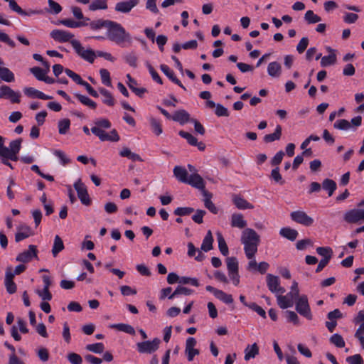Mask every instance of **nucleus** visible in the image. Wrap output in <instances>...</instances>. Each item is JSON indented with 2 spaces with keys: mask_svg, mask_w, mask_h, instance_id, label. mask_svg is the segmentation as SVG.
Listing matches in <instances>:
<instances>
[{
  "mask_svg": "<svg viewBox=\"0 0 364 364\" xmlns=\"http://www.w3.org/2000/svg\"><path fill=\"white\" fill-rule=\"evenodd\" d=\"M316 252L323 257V259L330 260L333 255V250L329 247H318L316 248Z\"/></svg>",
  "mask_w": 364,
  "mask_h": 364,
  "instance_id": "nucleus-41",
  "label": "nucleus"
},
{
  "mask_svg": "<svg viewBox=\"0 0 364 364\" xmlns=\"http://www.w3.org/2000/svg\"><path fill=\"white\" fill-rule=\"evenodd\" d=\"M217 240L218 242V248L221 254L224 256L228 255L229 250L226 242L220 232H216Z\"/></svg>",
  "mask_w": 364,
  "mask_h": 364,
  "instance_id": "nucleus-31",
  "label": "nucleus"
},
{
  "mask_svg": "<svg viewBox=\"0 0 364 364\" xmlns=\"http://www.w3.org/2000/svg\"><path fill=\"white\" fill-rule=\"evenodd\" d=\"M111 23L110 20L98 19L90 23L89 26L92 30H98L103 27L107 28L109 24Z\"/></svg>",
  "mask_w": 364,
  "mask_h": 364,
  "instance_id": "nucleus-39",
  "label": "nucleus"
},
{
  "mask_svg": "<svg viewBox=\"0 0 364 364\" xmlns=\"http://www.w3.org/2000/svg\"><path fill=\"white\" fill-rule=\"evenodd\" d=\"M231 226L242 229L247 226V222L242 214L234 213L231 216Z\"/></svg>",
  "mask_w": 364,
  "mask_h": 364,
  "instance_id": "nucleus-22",
  "label": "nucleus"
},
{
  "mask_svg": "<svg viewBox=\"0 0 364 364\" xmlns=\"http://www.w3.org/2000/svg\"><path fill=\"white\" fill-rule=\"evenodd\" d=\"M193 291L184 287L178 286L175 291L168 296L169 299H173L176 295L184 294L191 295Z\"/></svg>",
  "mask_w": 364,
  "mask_h": 364,
  "instance_id": "nucleus-43",
  "label": "nucleus"
},
{
  "mask_svg": "<svg viewBox=\"0 0 364 364\" xmlns=\"http://www.w3.org/2000/svg\"><path fill=\"white\" fill-rule=\"evenodd\" d=\"M70 43L75 52L84 60L92 63L96 57L95 52L92 49L85 50L77 40H72Z\"/></svg>",
  "mask_w": 364,
  "mask_h": 364,
  "instance_id": "nucleus-4",
  "label": "nucleus"
},
{
  "mask_svg": "<svg viewBox=\"0 0 364 364\" xmlns=\"http://www.w3.org/2000/svg\"><path fill=\"white\" fill-rule=\"evenodd\" d=\"M179 135L186 139L188 141V143L192 146H194V144H196V141H197V139L193 136L191 134L188 133V132H186L185 131H180L179 132Z\"/></svg>",
  "mask_w": 364,
  "mask_h": 364,
  "instance_id": "nucleus-60",
  "label": "nucleus"
},
{
  "mask_svg": "<svg viewBox=\"0 0 364 364\" xmlns=\"http://www.w3.org/2000/svg\"><path fill=\"white\" fill-rule=\"evenodd\" d=\"M174 176L182 183H186L188 179V173L186 169L182 166H176L173 168Z\"/></svg>",
  "mask_w": 364,
  "mask_h": 364,
  "instance_id": "nucleus-24",
  "label": "nucleus"
},
{
  "mask_svg": "<svg viewBox=\"0 0 364 364\" xmlns=\"http://www.w3.org/2000/svg\"><path fill=\"white\" fill-rule=\"evenodd\" d=\"M161 71L174 83L180 86L184 90L186 88L182 85L181 81L175 76L174 73L166 65L162 64L160 66Z\"/></svg>",
  "mask_w": 364,
  "mask_h": 364,
  "instance_id": "nucleus-21",
  "label": "nucleus"
},
{
  "mask_svg": "<svg viewBox=\"0 0 364 364\" xmlns=\"http://www.w3.org/2000/svg\"><path fill=\"white\" fill-rule=\"evenodd\" d=\"M0 98L9 100L12 103H19L21 93L15 92L8 85H3L0 86Z\"/></svg>",
  "mask_w": 364,
  "mask_h": 364,
  "instance_id": "nucleus-8",
  "label": "nucleus"
},
{
  "mask_svg": "<svg viewBox=\"0 0 364 364\" xmlns=\"http://www.w3.org/2000/svg\"><path fill=\"white\" fill-rule=\"evenodd\" d=\"M267 285L269 290L274 294H284L285 289L280 286V280L277 276L267 274L266 276Z\"/></svg>",
  "mask_w": 364,
  "mask_h": 364,
  "instance_id": "nucleus-9",
  "label": "nucleus"
},
{
  "mask_svg": "<svg viewBox=\"0 0 364 364\" xmlns=\"http://www.w3.org/2000/svg\"><path fill=\"white\" fill-rule=\"evenodd\" d=\"M232 202L240 210L254 208V205L252 203L238 195H234L232 196Z\"/></svg>",
  "mask_w": 364,
  "mask_h": 364,
  "instance_id": "nucleus-18",
  "label": "nucleus"
},
{
  "mask_svg": "<svg viewBox=\"0 0 364 364\" xmlns=\"http://www.w3.org/2000/svg\"><path fill=\"white\" fill-rule=\"evenodd\" d=\"M333 127L340 130H348L350 128V123L346 119H339L334 123Z\"/></svg>",
  "mask_w": 364,
  "mask_h": 364,
  "instance_id": "nucleus-57",
  "label": "nucleus"
},
{
  "mask_svg": "<svg viewBox=\"0 0 364 364\" xmlns=\"http://www.w3.org/2000/svg\"><path fill=\"white\" fill-rule=\"evenodd\" d=\"M23 92L26 95L32 98H38L41 100H51L53 99L52 96L47 95L43 92L33 88L31 87H25L23 89Z\"/></svg>",
  "mask_w": 364,
  "mask_h": 364,
  "instance_id": "nucleus-17",
  "label": "nucleus"
},
{
  "mask_svg": "<svg viewBox=\"0 0 364 364\" xmlns=\"http://www.w3.org/2000/svg\"><path fill=\"white\" fill-rule=\"evenodd\" d=\"M282 136V127L280 125H277L275 131L272 134H266L264 136V141L266 143H270L276 140H279Z\"/></svg>",
  "mask_w": 364,
  "mask_h": 364,
  "instance_id": "nucleus-33",
  "label": "nucleus"
},
{
  "mask_svg": "<svg viewBox=\"0 0 364 364\" xmlns=\"http://www.w3.org/2000/svg\"><path fill=\"white\" fill-rule=\"evenodd\" d=\"M271 178L274 181L275 183H279L280 185H283L285 183L284 180L282 178V176L279 173V168L278 166L272 170Z\"/></svg>",
  "mask_w": 364,
  "mask_h": 364,
  "instance_id": "nucleus-55",
  "label": "nucleus"
},
{
  "mask_svg": "<svg viewBox=\"0 0 364 364\" xmlns=\"http://www.w3.org/2000/svg\"><path fill=\"white\" fill-rule=\"evenodd\" d=\"M290 216L292 220L305 226H310L314 223V219L304 211H294Z\"/></svg>",
  "mask_w": 364,
  "mask_h": 364,
  "instance_id": "nucleus-11",
  "label": "nucleus"
},
{
  "mask_svg": "<svg viewBox=\"0 0 364 364\" xmlns=\"http://www.w3.org/2000/svg\"><path fill=\"white\" fill-rule=\"evenodd\" d=\"M111 328H116L118 331L125 332L130 335H135L136 332L134 328L129 324L117 323L111 326Z\"/></svg>",
  "mask_w": 364,
  "mask_h": 364,
  "instance_id": "nucleus-38",
  "label": "nucleus"
},
{
  "mask_svg": "<svg viewBox=\"0 0 364 364\" xmlns=\"http://www.w3.org/2000/svg\"><path fill=\"white\" fill-rule=\"evenodd\" d=\"M171 119L179 122L181 124H184L185 123L191 120L190 118V114L184 109H180L175 112L172 115Z\"/></svg>",
  "mask_w": 364,
  "mask_h": 364,
  "instance_id": "nucleus-20",
  "label": "nucleus"
},
{
  "mask_svg": "<svg viewBox=\"0 0 364 364\" xmlns=\"http://www.w3.org/2000/svg\"><path fill=\"white\" fill-rule=\"evenodd\" d=\"M206 212L203 210L198 209L195 214L192 216V220L198 224H201L203 223V216L205 215Z\"/></svg>",
  "mask_w": 364,
  "mask_h": 364,
  "instance_id": "nucleus-62",
  "label": "nucleus"
},
{
  "mask_svg": "<svg viewBox=\"0 0 364 364\" xmlns=\"http://www.w3.org/2000/svg\"><path fill=\"white\" fill-rule=\"evenodd\" d=\"M150 124L156 135L159 136L162 133L161 124L157 119L153 117L150 118Z\"/></svg>",
  "mask_w": 364,
  "mask_h": 364,
  "instance_id": "nucleus-58",
  "label": "nucleus"
},
{
  "mask_svg": "<svg viewBox=\"0 0 364 364\" xmlns=\"http://www.w3.org/2000/svg\"><path fill=\"white\" fill-rule=\"evenodd\" d=\"M60 23L69 28H78L80 26H87V23L85 21H75L73 19H64L60 21Z\"/></svg>",
  "mask_w": 364,
  "mask_h": 364,
  "instance_id": "nucleus-44",
  "label": "nucleus"
},
{
  "mask_svg": "<svg viewBox=\"0 0 364 364\" xmlns=\"http://www.w3.org/2000/svg\"><path fill=\"white\" fill-rule=\"evenodd\" d=\"M186 183L191 185V186L198 188L202 191L203 193L205 189V182L203 178L198 174L197 173H193L191 174L188 177V181Z\"/></svg>",
  "mask_w": 364,
  "mask_h": 364,
  "instance_id": "nucleus-15",
  "label": "nucleus"
},
{
  "mask_svg": "<svg viewBox=\"0 0 364 364\" xmlns=\"http://www.w3.org/2000/svg\"><path fill=\"white\" fill-rule=\"evenodd\" d=\"M259 353V347L257 343L252 346L248 345L245 349V360H249L250 358H255Z\"/></svg>",
  "mask_w": 364,
  "mask_h": 364,
  "instance_id": "nucleus-29",
  "label": "nucleus"
},
{
  "mask_svg": "<svg viewBox=\"0 0 364 364\" xmlns=\"http://www.w3.org/2000/svg\"><path fill=\"white\" fill-rule=\"evenodd\" d=\"M260 242V237L252 228L245 229L241 235V243L244 246V251L247 258H252L257 252Z\"/></svg>",
  "mask_w": 364,
  "mask_h": 364,
  "instance_id": "nucleus-1",
  "label": "nucleus"
},
{
  "mask_svg": "<svg viewBox=\"0 0 364 364\" xmlns=\"http://www.w3.org/2000/svg\"><path fill=\"white\" fill-rule=\"evenodd\" d=\"M127 77L128 79V86L129 89H131L136 95H138L140 97H142L144 94L146 92V90L144 87H136V81L134 79H133L129 74L127 75Z\"/></svg>",
  "mask_w": 364,
  "mask_h": 364,
  "instance_id": "nucleus-25",
  "label": "nucleus"
},
{
  "mask_svg": "<svg viewBox=\"0 0 364 364\" xmlns=\"http://www.w3.org/2000/svg\"><path fill=\"white\" fill-rule=\"evenodd\" d=\"M213 237L210 230H208L203 240L200 250L208 252L213 249Z\"/></svg>",
  "mask_w": 364,
  "mask_h": 364,
  "instance_id": "nucleus-27",
  "label": "nucleus"
},
{
  "mask_svg": "<svg viewBox=\"0 0 364 364\" xmlns=\"http://www.w3.org/2000/svg\"><path fill=\"white\" fill-rule=\"evenodd\" d=\"M282 294H279L277 296L279 306L282 309L291 307L294 305V299L295 298L293 296V292H289L285 296Z\"/></svg>",
  "mask_w": 364,
  "mask_h": 364,
  "instance_id": "nucleus-16",
  "label": "nucleus"
},
{
  "mask_svg": "<svg viewBox=\"0 0 364 364\" xmlns=\"http://www.w3.org/2000/svg\"><path fill=\"white\" fill-rule=\"evenodd\" d=\"M50 35L55 41L61 43L71 41V38L74 36L68 31L59 29L53 30Z\"/></svg>",
  "mask_w": 364,
  "mask_h": 364,
  "instance_id": "nucleus-13",
  "label": "nucleus"
},
{
  "mask_svg": "<svg viewBox=\"0 0 364 364\" xmlns=\"http://www.w3.org/2000/svg\"><path fill=\"white\" fill-rule=\"evenodd\" d=\"M68 359L72 364H82V357L75 353H70L68 355Z\"/></svg>",
  "mask_w": 364,
  "mask_h": 364,
  "instance_id": "nucleus-63",
  "label": "nucleus"
},
{
  "mask_svg": "<svg viewBox=\"0 0 364 364\" xmlns=\"http://www.w3.org/2000/svg\"><path fill=\"white\" fill-rule=\"evenodd\" d=\"M279 234L282 237L287 238L291 241H294L298 236V232L290 228H283L280 230Z\"/></svg>",
  "mask_w": 364,
  "mask_h": 364,
  "instance_id": "nucleus-28",
  "label": "nucleus"
},
{
  "mask_svg": "<svg viewBox=\"0 0 364 364\" xmlns=\"http://www.w3.org/2000/svg\"><path fill=\"white\" fill-rule=\"evenodd\" d=\"M160 343V339L155 338L152 341L137 343L136 348L140 353L151 354L159 349Z\"/></svg>",
  "mask_w": 364,
  "mask_h": 364,
  "instance_id": "nucleus-6",
  "label": "nucleus"
},
{
  "mask_svg": "<svg viewBox=\"0 0 364 364\" xmlns=\"http://www.w3.org/2000/svg\"><path fill=\"white\" fill-rule=\"evenodd\" d=\"M304 18L309 23H316L321 21V17L315 14L311 10L306 12Z\"/></svg>",
  "mask_w": 364,
  "mask_h": 364,
  "instance_id": "nucleus-47",
  "label": "nucleus"
},
{
  "mask_svg": "<svg viewBox=\"0 0 364 364\" xmlns=\"http://www.w3.org/2000/svg\"><path fill=\"white\" fill-rule=\"evenodd\" d=\"M17 232L15 235V240L18 242L31 235H33V232L31 228L25 224L20 225L17 228Z\"/></svg>",
  "mask_w": 364,
  "mask_h": 364,
  "instance_id": "nucleus-14",
  "label": "nucleus"
},
{
  "mask_svg": "<svg viewBox=\"0 0 364 364\" xmlns=\"http://www.w3.org/2000/svg\"><path fill=\"white\" fill-rule=\"evenodd\" d=\"M22 141L21 138L11 141L9 143V147H4L0 153V157L9 158L10 160L14 161H18L17 154L21 149Z\"/></svg>",
  "mask_w": 364,
  "mask_h": 364,
  "instance_id": "nucleus-3",
  "label": "nucleus"
},
{
  "mask_svg": "<svg viewBox=\"0 0 364 364\" xmlns=\"http://www.w3.org/2000/svg\"><path fill=\"white\" fill-rule=\"evenodd\" d=\"M336 187L337 186L336 182L332 179L326 178L322 183V188L325 191H328V196H331L333 195V192L336 189Z\"/></svg>",
  "mask_w": 364,
  "mask_h": 364,
  "instance_id": "nucleus-35",
  "label": "nucleus"
},
{
  "mask_svg": "<svg viewBox=\"0 0 364 364\" xmlns=\"http://www.w3.org/2000/svg\"><path fill=\"white\" fill-rule=\"evenodd\" d=\"M107 38L118 45H122L124 43H132V38L129 33L118 23L111 21V23L107 26Z\"/></svg>",
  "mask_w": 364,
  "mask_h": 364,
  "instance_id": "nucleus-2",
  "label": "nucleus"
},
{
  "mask_svg": "<svg viewBox=\"0 0 364 364\" xmlns=\"http://www.w3.org/2000/svg\"><path fill=\"white\" fill-rule=\"evenodd\" d=\"M336 62V55L335 53H331L328 55L323 56L321 58V65L322 67H326L335 64Z\"/></svg>",
  "mask_w": 364,
  "mask_h": 364,
  "instance_id": "nucleus-45",
  "label": "nucleus"
},
{
  "mask_svg": "<svg viewBox=\"0 0 364 364\" xmlns=\"http://www.w3.org/2000/svg\"><path fill=\"white\" fill-rule=\"evenodd\" d=\"M99 92L103 97V99H102L103 103L106 104L108 106H111V107L114 105L115 100H114V97H112L110 92H109L108 90H107L106 89L102 88V87L99 89Z\"/></svg>",
  "mask_w": 364,
  "mask_h": 364,
  "instance_id": "nucleus-30",
  "label": "nucleus"
},
{
  "mask_svg": "<svg viewBox=\"0 0 364 364\" xmlns=\"http://www.w3.org/2000/svg\"><path fill=\"white\" fill-rule=\"evenodd\" d=\"M86 349L95 353H102L104 351L105 346L102 343H97L87 345Z\"/></svg>",
  "mask_w": 364,
  "mask_h": 364,
  "instance_id": "nucleus-52",
  "label": "nucleus"
},
{
  "mask_svg": "<svg viewBox=\"0 0 364 364\" xmlns=\"http://www.w3.org/2000/svg\"><path fill=\"white\" fill-rule=\"evenodd\" d=\"M58 131L60 134H65L70 129V121L68 119H63L58 122Z\"/></svg>",
  "mask_w": 364,
  "mask_h": 364,
  "instance_id": "nucleus-48",
  "label": "nucleus"
},
{
  "mask_svg": "<svg viewBox=\"0 0 364 364\" xmlns=\"http://www.w3.org/2000/svg\"><path fill=\"white\" fill-rule=\"evenodd\" d=\"M0 78L7 82H14L15 80L14 73L6 67H0Z\"/></svg>",
  "mask_w": 364,
  "mask_h": 364,
  "instance_id": "nucleus-32",
  "label": "nucleus"
},
{
  "mask_svg": "<svg viewBox=\"0 0 364 364\" xmlns=\"http://www.w3.org/2000/svg\"><path fill=\"white\" fill-rule=\"evenodd\" d=\"M267 73L272 77H279L282 73V66L280 63L277 61L269 63Z\"/></svg>",
  "mask_w": 364,
  "mask_h": 364,
  "instance_id": "nucleus-26",
  "label": "nucleus"
},
{
  "mask_svg": "<svg viewBox=\"0 0 364 364\" xmlns=\"http://www.w3.org/2000/svg\"><path fill=\"white\" fill-rule=\"evenodd\" d=\"M75 191H77V196L80 200L81 203L85 205H90L91 200L87 193L85 185L82 182L81 179L79 178L73 185Z\"/></svg>",
  "mask_w": 364,
  "mask_h": 364,
  "instance_id": "nucleus-10",
  "label": "nucleus"
},
{
  "mask_svg": "<svg viewBox=\"0 0 364 364\" xmlns=\"http://www.w3.org/2000/svg\"><path fill=\"white\" fill-rule=\"evenodd\" d=\"M194 212V209L191 207H178L174 210V214L178 216L189 215Z\"/></svg>",
  "mask_w": 364,
  "mask_h": 364,
  "instance_id": "nucleus-56",
  "label": "nucleus"
},
{
  "mask_svg": "<svg viewBox=\"0 0 364 364\" xmlns=\"http://www.w3.org/2000/svg\"><path fill=\"white\" fill-rule=\"evenodd\" d=\"M124 58L127 63L133 68L137 67L138 58L135 53L130 52L124 55Z\"/></svg>",
  "mask_w": 364,
  "mask_h": 364,
  "instance_id": "nucleus-46",
  "label": "nucleus"
},
{
  "mask_svg": "<svg viewBox=\"0 0 364 364\" xmlns=\"http://www.w3.org/2000/svg\"><path fill=\"white\" fill-rule=\"evenodd\" d=\"M91 132L102 141H107L109 139L108 134L102 130V128L95 126L91 129Z\"/></svg>",
  "mask_w": 364,
  "mask_h": 364,
  "instance_id": "nucleus-50",
  "label": "nucleus"
},
{
  "mask_svg": "<svg viewBox=\"0 0 364 364\" xmlns=\"http://www.w3.org/2000/svg\"><path fill=\"white\" fill-rule=\"evenodd\" d=\"M37 252L36 246L30 245L28 250L18 254L16 260L23 263L29 262L33 257H37Z\"/></svg>",
  "mask_w": 364,
  "mask_h": 364,
  "instance_id": "nucleus-12",
  "label": "nucleus"
},
{
  "mask_svg": "<svg viewBox=\"0 0 364 364\" xmlns=\"http://www.w3.org/2000/svg\"><path fill=\"white\" fill-rule=\"evenodd\" d=\"M30 71L36 77V79L41 81H43L46 74V72L39 67L31 68Z\"/></svg>",
  "mask_w": 364,
  "mask_h": 364,
  "instance_id": "nucleus-59",
  "label": "nucleus"
},
{
  "mask_svg": "<svg viewBox=\"0 0 364 364\" xmlns=\"http://www.w3.org/2000/svg\"><path fill=\"white\" fill-rule=\"evenodd\" d=\"M203 195L205 198L203 200L205 207L207 209H208L212 213L217 214L218 212V209L211 200L213 196L212 193L207 191H204Z\"/></svg>",
  "mask_w": 364,
  "mask_h": 364,
  "instance_id": "nucleus-23",
  "label": "nucleus"
},
{
  "mask_svg": "<svg viewBox=\"0 0 364 364\" xmlns=\"http://www.w3.org/2000/svg\"><path fill=\"white\" fill-rule=\"evenodd\" d=\"M346 361L349 364H363V360L360 354L348 356Z\"/></svg>",
  "mask_w": 364,
  "mask_h": 364,
  "instance_id": "nucleus-64",
  "label": "nucleus"
},
{
  "mask_svg": "<svg viewBox=\"0 0 364 364\" xmlns=\"http://www.w3.org/2000/svg\"><path fill=\"white\" fill-rule=\"evenodd\" d=\"M215 297L227 304H230L233 302V299H232V295L228 294L223 291L222 290H219V291H217V294H216Z\"/></svg>",
  "mask_w": 364,
  "mask_h": 364,
  "instance_id": "nucleus-51",
  "label": "nucleus"
},
{
  "mask_svg": "<svg viewBox=\"0 0 364 364\" xmlns=\"http://www.w3.org/2000/svg\"><path fill=\"white\" fill-rule=\"evenodd\" d=\"M119 155L122 157H127L131 159L133 161H141L142 159L140 156L137 154L133 153L128 148H123L120 152Z\"/></svg>",
  "mask_w": 364,
  "mask_h": 364,
  "instance_id": "nucleus-37",
  "label": "nucleus"
},
{
  "mask_svg": "<svg viewBox=\"0 0 364 364\" xmlns=\"http://www.w3.org/2000/svg\"><path fill=\"white\" fill-rule=\"evenodd\" d=\"M74 95L78 99V100L84 105H85L92 109H96V107H97L96 102H95L91 99H90L88 97H87L85 95H82L79 93H75Z\"/></svg>",
  "mask_w": 364,
  "mask_h": 364,
  "instance_id": "nucleus-34",
  "label": "nucleus"
},
{
  "mask_svg": "<svg viewBox=\"0 0 364 364\" xmlns=\"http://www.w3.org/2000/svg\"><path fill=\"white\" fill-rule=\"evenodd\" d=\"M329 340L331 343L333 344L338 348H343L345 346V341L340 334H333L331 336Z\"/></svg>",
  "mask_w": 364,
  "mask_h": 364,
  "instance_id": "nucleus-49",
  "label": "nucleus"
},
{
  "mask_svg": "<svg viewBox=\"0 0 364 364\" xmlns=\"http://www.w3.org/2000/svg\"><path fill=\"white\" fill-rule=\"evenodd\" d=\"M65 73L68 77H70L74 82H75L78 85H83L85 82V81L83 80L78 74L74 73L73 70L70 69H65Z\"/></svg>",
  "mask_w": 364,
  "mask_h": 364,
  "instance_id": "nucleus-54",
  "label": "nucleus"
},
{
  "mask_svg": "<svg viewBox=\"0 0 364 364\" xmlns=\"http://www.w3.org/2000/svg\"><path fill=\"white\" fill-rule=\"evenodd\" d=\"M285 316L289 322H291L295 325L299 323V319L297 314L292 311H286Z\"/></svg>",
  "mask_w": 364,
  "mask_h": 364,
  "instance_id": "nucleus-61",
  "label": "nucleus"
},
{
  "mask_svg": "<svg viewBox=\"0 0 364 364\" xmlns=\"http://www.w3.org/2000/svg\"><path fill=\"white\" fill-rule=\"evenodd\" d=\"M64 249V244L59 235H55L52 248V254L53 257H56L58 254Z\"/></svg>",
  "mask_w": 364,
  "mask_h": 364,
  "instance_id": "nucleus-36",
  "label": "nucleus"
},
{
  "mask_svg": "<svg viewBox=\"0 0 364 364\" xmlns=\"http://www.w3.org/2000/svg\"><path fill=\"white\" fill-rule=\"evenodd\" d=\"M344 220L348 223H358L364 220V200L359 203L358 208L348 211Z\"/></svg>",
  "mask_w": 364,
  "mask_h": 364,
  "instance_id": "nucleus-5",
  "label": "nucleus"
},
{
  "mask_svg": "<svg viewBox=\"0 0 364 364\" xmlns=\"http://www.w3.org/2000/svg\"><path fill=\"white\" fill-rule=\"evenodd\" d=\"M138 4V0H129L119 2L116 4L115 10L122 13H127Z\"/></svg>",
  "mask_w": 364,
  "mask_h": 364,
  "instance_id": "nucleus-19",
  "label": "nucleus"
},
{
  "mask_svg": "<svg viewBox=\"0 0 364 364\" xmlns=\"http://www.w3.org/2000/svg\"><path fill=\"white\" fill-rule=\"evenodd\" d=\"M107 9V0H94L89 5V9L92 11L98 10V9L105 10Z\"/></svg>",
  "mask_w": 364,
  "mask_h": 364,
  "instance_id": "nucleus-40",
  "label": "nucleus"
},
{
  "mask_svg": "<svg viewBox=\"0 0 364 364\" xmlns=\"http://www.w3.org/2000/svg\"><path fill=\"white\" fill-rule=\"evenodd\" d=\"M226 264L228 272L238 271V261L235 257H228Z\"/></svg>",
  "mask_w": 364,
  "mask_h": 364,
  "instance_id": "nucleus-42",
  "label": "nucleus"
},
{
  "mask_svg": "<svg viewBox=\"0 0 364 364\" xmlns=\"http://www.w3.org/2000/svg\"><path fill=\"white\" fill-rule=\"evenodd\" d=\"M100 77H101L102 83L108 87H111L112 82H111L110 74H109V71L105 68H102L100 70Z\"/></svg>",
  "mask_w": 364,
  "mask_h": 364,
  "instance_id": "nucleus-53",
  "label": "nucleus"
},
{
  "mask_svg": "<svg viewBox=\"0 0 364 364\" xmlns=\"http://www.w3.org/2000/svg\"><path fill=\"white\" fill-rule=\"evenodd\" d=\"M296 310L299 314L304 316L307 319H312L311 309L308 302V298L306 295H302L298 297V299L296 302Z\"/></svg>",
  "mask_w": 364,
  "mask_h": 364,
  "instance_id": "nucleus-7",
  "label": "nucleus"
}]
</instances>
